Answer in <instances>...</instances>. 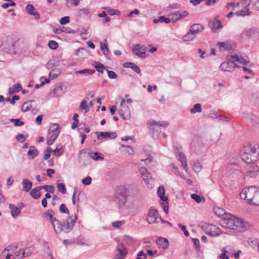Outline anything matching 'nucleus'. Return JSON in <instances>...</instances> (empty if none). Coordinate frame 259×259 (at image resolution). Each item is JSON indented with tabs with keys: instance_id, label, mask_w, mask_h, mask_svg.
Wrapping results in <instances>:
<instances>
[{
	"instance_id": "obj_54",
	"label": "nucleus",
	"mask_w": 259,
	"mask_h": 259,
	"mask_svg": "<svg viewBox=\"0 0 259 259\" xmlns=\"http://www.w3.org/2000/svg\"><path fill=\"white\" fill-rule=\"evenodd\" d=\"M188 12L186 11H177L175 12V15H176L178 16V15H180V17L181 18V19H183L186 16L188 15Z\"/></svg>"
},
{
	"instance_id": "obj_39",
	"label": "nucleus",
	"mask_w": 259,
	"mask_h": 259,
	"mask_svg": "<svg viewBox=\"0 0 259 259\" xmlns=\"http://www.w3.org/2000/svg\"><path fill=\"white\" fill-rule=\"evenodd\" d=\"M60 72V70L59 69H52L49 73L50 77L54 79L58 76Z\"/></svg>"
},
{
	"instance_id": "obj_56",
	"label": "nucleus",
	"mask_w": 259,
	"mask_h": 259,
	"mask_svg": "<svg viewBox=\"0 0 259 259\" xmlns=\"http://www.w3.org/2000/svg\"><path fill=\"white\" fill-rule=\"evenodd\" d=\"M52 152L51 148L48 147L44 152V159L45 160H48L51 156L50 153Z\"/></svg>"
},
{
	"instance_id": "obj_30",
	"label": "nucleus",
	"mask_w": 259,
	"mask_h": 259,
	"mask_svg": "<svg viewBox=\"0 0 259 259\" xmlns=\"http://www.w3.org/2000/svg\"><path fill=\"white\" fill-rule=\"evenodd\" d=\"M95 70L91 69H85L81 70L76 71L75 72V74H83L85 75H92L95 72Z\"/></svg>"
},
{
	"instance_id": "obj_1",
	"label": "nucleus",
	"mask_w": 259,
	"mask_h": 259,
	"mask_svg": "<svg viewBox=\"0 0 259 259\" xmlns=\"http://www.w3.org/2000/svg\"><path fill=\"white\" fill-rule=\"evenodd\" d=\"M54 215L55 212L51 209H48L44 213L46 218L51 222L56 233H69L73 230L77 220L76 214L68 217L67 220L62 222L54 217Z\"/></svg>"
},
{
	"instance_id": "obj_63",
	"label": "nucleus",
	"mask_w": 259,
	"mask_h": 259,
	"mask_svg": "<svg viewBox=\"0 0 259 259\" xmlns=\"http://www.w3.org/2000/svg\"><path fill=\"white\" fill-rule=\"evenodd\" d=\"M70 21V17L69 16H64L60 20V23L61 25H65Z\"/></svg>"
},
{
	"instance_id": "obj_64",
	"label": "nucleus",
	"mask_w": 259,
	"mask_h": 259,
	"mask_svg": "<svg viewBox=\"0 0 259 259\" xmlns=\"http://www.w3.org/2000/svg\"><path fill=\"white\" fill-rule=\"evenodd\" d=\"M27 136L25 137L23 134H19L16 137V140L20 143H23Z\"/></svg>"
},
{
	"instance_id": "obj_12",
	"label": "nucleus",
	"mask_w": 259,
	"mask_h": 259,
	"mask_svg": "<svg viewBox=\"0 0 259 259\" xmlns=\"http://www.w3.org/2000/svg\"><path fill=\"white\" fill-rule=\"evenodd\" d=\"M159 214L156 209L151 207L149 209L147 214V221L149 224H153L156 223V219L159 218Z\"/></svg>"
},
{
	"instance_id": "obj_22",
	"label": "nucleus",
	"mask_w": 259,
	"mask_h": 259,
	"mask_svg": "<svg viewBox=\"0 0 259 259\" xmlns=\"http://www.w3.org/2000/svg\"><path fill=\"white\" fill-rule=\"evenodd\" d=\"M156 243L159 247L166 249L168 246V241L166 238L161 237H158L156 240Z\"/></svg>"
},
{
	"instance_id": "obj_8",
	"label": "nucleus",
	"mask_w": 259,
	"mask_h": 259,
	"mask_svg": "<svg viewBox=\"0 0 259 259\" xmlns=\"http://www.w3.org/2000/svg\"><path fill=\"white\" fill-rule=\"evenodd\" d=\"M71 85L68 83H58L55 85L53 94L57 97H61L65 93L68 92L71 89Z\"/></svg>"
},
{
	"instance_id": "obj_6",
	"label": "nucleus",
	"mask_w": 259,
	"mask_h": 259,
	"mask_svg": "<svg viewBox=\"0 0 259 259\" xmlns=\"http://www.w3.org/2000/svg\"><path fill=\"white\" fill-rule=\"evenodd\" d=\"M241 253L240 250L235 251L234 249L231 246H227L222 249V253L219 255L220 259H230V257L234 256L236 259L239 257Z\"/></svg>"
},
{
	"instance_id": "obj_57",
	"label": "nucleus",
	"mask_w": 259,
	"mask_h": 259,
	"mask_svg": "<svg viewBox=\"0 0 259 259\" xmlns=\"http://www.w3.org/2000/svg\"><path fill=\"white\" fill-rule=\"evenodd\" d=\"M95 67L98 72L101 73H103L104 69H105V67L104 65L101 63H99L98 64L95 65Z\"/></svg>"
},
{
	"instance_id": "obj_26",
	"label": "nucleus",
	"mask_w": 259,
	"mask_h": 259,
	"mask_svg": "<svg viewBox=\"0 0 259 259\" xmlns=\"http://www.w3.org/2000/svg\"><path fill=\"white\" fill-rule=\"evenodd\" d=\"M211 30L213 32H215L218 29H219L222 27L221 21L217 20V19L213 20L210 23Z\"/></svg>"
},
{
	"instance_id": "obj_34",
	"label": "nucleus",
	"mask_w": 259,
	"mask_h": 259,
	"mask_svg": "<svg viewBox=\"0 0 259 259\" xmlns=\"http://www.w3.org/2000/svg\"><path fill=\"white\" fill-rule=\"evenodd\" d=\"M33 251V248L32 247H29L26 248L23 251L21 250V254L22 257H26L29 256Z\"/></svg>"
},
{
	"instance_id": "obj_47",
	"label": "nucleus",
	"mask_w": 259,
	"mask_h": 259,
	"mask_svg": "<svg viewBox=\"0 0 259 259\" xmlns=\"http://www.w3.org/2000/svg\"><path fill=\"white\" fill-rule=\"evenodd\" d=\"M57 187L58 189V191L62 193V194H65L66 193V189L65 185L64 183H57Z\"/></svg>"
},
{
	"instance_id": "obj_29",
	"label": "nucleus",
	"mask_w": 259,
	"mask_h": 259,
	"mask_svg": "<svg viewBox=\"0 0 259 259\" xmlns=\"http://www.w3.org/2000/svg\"><path fill=\"white\" fill-rule=\"evenodd\" d=\"M221 234V230L219 228L217 227L215 225H211V229L209 231V235L211 236H217Z\"/></svg>"
},
{
	"instance_id": "obj_46",
	"label": "nucleus",
	"mask_w": 259,
	"mask_h": 259,
	"mask_svg": "<svg viewBox=\"0 0 259 259\" xmlns=\"http://www.w3.org/2000/svg\"><path fill=\"white\" fill-rule=\"evenodd\" d=\"M10 120L11 122L14 123L15 126H21L24 124V122L18 118H12Z\"/></svg>"
},
{
	"instance_id": "obj_4",
	"label": "nucleus",
	"mask_w": 259,
	"mask_h": 259,
	"mask_svg": "<svg viewBox=\"0 0 259 259\" xmlns=\"http://www.w3.org/2000/svg\"><path fill=\"white\" fill-rule=\"evenodd\" d=\"M128 189L123 186L119 187L115 190L114 198L119 208L125 206L128 196Z\"/></svg>"
},
{
	"instance_id": "obj_49",
	"label": "nucleus",
	"mask_w": 259,
	"mask_h": 259,
	"mask_svg": "<svg viewBox=\"0 0 259 259\" xmlns=\"http://www.w3.org/2000/svg\"><path fill=\"white\" fill-rule=\"evenodd\" d=\"M31 107V105L29 101H27L23 104L22 105L21 110L23 112H26L30 110Z\"/></svg>"
},
{
	"instance_id": "obj_59",
	"label": "nucleus",
	"mask_w": 259,
	"mask_h": 259,
	"mask_svg": "<svg viewBox=\"0 0 259 259\" xmlns=\"http://www.w3.org/2000/svg\"><path fill=\"white\" fill-rule=\"evenodd\" d=\"M90 13V10L88 9H81L79 10V15L84 17L87 16Z\"/></svg>"
},
{
	"instance_id": "obj_38",
	"label": "nucleus",
	"mask_w": 259,
	"mask_h": 259,
	"mask_svg": "<svg viewBox=\"0 0 259 259\" xmlns=\"http://www.w3.org/2000/svg\"><path fill=\"white\" fill-rule=\"evenodd\" d=\"M201 105L199 103H196L194 105L193 108L190 109V112L192 114H195L197 112H201Z\"/></svg>"
},
{
	"instance_id": "obj_18",
	"label": "nucleus",
	"mask_w": 259,
	"mask_h": 259,
	"mask_svg": "<svg viewBox=\"0 0 259 259\" xmlns=\"http://www.w3.org/2000/svg\"><path fill=\"white\" fill-rule=\"evenodd\" d=\"M60 133L59 125L58 123H51L48 130V136L53 137L57 135L58 137Z\"/></svg>"
},
{
	"instance_id": "obj_10",
	"label": "nucleus",
	"mask_w": 259,
	"mask_h": 259,
	"mask_svg": "<svg viewBox=\"0 0 259 259\" xmlns=\"http://www.w3.org/2000/svg\"><path fill=\"white\" fill-rule=\"evenodd\" d=\"M257 157L254 154H250L248 151L244 150L241 154V159L246 164L255 163L254 162L257 160Z\"/></svg>"
},
{
	"instance_id": "obj_36",
	"label": "nucleus",
	"mask_w": 259,
	"mask_h": 259,
	"mask_svg": "<svg viewBox=\"0 0 259 259\" xmlns=\"http://www.w3.org/2000/svg\"><path fill=\"white\" fill-rule=\"evenodd\" d=\"M101 50L104 55L107 56L109 54V50L107 47V40H105V42H101Z\"/></svg>"
},
{
	"instance_id": "obj_24",
	"label": "nucleus",
	"mask_w": 259,
	"mask_h": 259,
	"mask_svg": "<svg viewBox=\"0 0 259 259\" xmlns=\"http://www.w3.org/2000/svg\"><path fill=\"white\" fill-rule=\"evenodd\" d=\"M123 66L125 68H131L133 71H134L138 74H140L141 72V70L140 68L134 63L126 62L123 64Z\"/></svg>"
},
{
	"instance_id": "obj_33",
	"label": "nucleus",
	"mask_w": 259,
	"mask_h": 259,
	"mask_svg": "<svg viewBox=\"0 0 259 259\" xmlns=\"http://www.w3.org/2000/svg\"><path fill=\"white\" fill-rule=\"evenodd\" d=\"M245 114L246 116H244V117L246 118L247 120L250 122H255L256 123H258V119L256 116L252 114L251 113H246Z\"/></svg>"
},
{
	"instance_id": "obj_13",
	"label": "nucleus",
	"mask_w": 259,
	"mask_h": 259,
	"mask_svg": "<svg viewBox=\"0 0 259 259\" xmlns=\"http://www.w3.org/2000/svg\"><path fill=\"white\" fill-rule=\"evenodd\" d=\"M95 134L97 135V138L99 140L108 138L114 139L117 136L116 132H96Z\"/></svg>"
},
{
	"instance_id": "obj_23",
	"label": "nucleus",
	"mask_w": 259,
	"mask_h": 259,
	"mask_svg": "<svg viewBox=\"0 0 259 259\" xmlns=\"http://www.w3.org/2000/svg\"><path fill=\"white\" fill-rule=\"evenodd\" d=\"M22 184L23 185V191L26 192H29L32 187V183L27 179H23Z\"/></svg>"
},
{
	"instance_id": "obj_28",
	"label": "nucleus",
	"mask_w": 259,
	"mask_h": 259,
	"mask_svg": "<svg viewBox=\"0 0 259 259\" xmlns=\"http://www.w3.org/2000/svg\"><path fill=\"white\" fill-rule=\"evenodd\" d=\"M22 86L19 83H17L14 84L13 86L10 87L9 89V94L12 95L15 93H17L19 92L20 91L22 90Z\"/></svg>"
},
{
	"instance_id": "obj_17",
	"label": "nucleus",
	"mask_w": 259,
	"mask_h": 259,
	"mask_svg": "<svg viewBox=\"0 0 259 259\" xmlns=\"http://www.w3.org/2000/svg\"><path fill=\"white\" fill-rule=\"evenodd\" d=\"M236 67H239V66L236 64L232 63L229 61L222 63L220 66V69L222 71L229 72L233 71Z\"/></svg>"
},
{
	"instance_id": "obj_7",
	"label": "nucleus",
	"mask_w": 259,
	"mask_h": 259,
	"mask_svg": "<svg viewBox=\"0 0 259 259\" xmlns=\"http://www.w3.org/2000/svg\"><path fill=\"white\" fill-rule=\"evenodd\" d=\"M41 189H44L46 192H49L53 194L55 192V188L52 185H45L41 186H38L32 189L30 192L31 196L35 199H38L41 196V193L40 191Z\"/></svg>"
},
{
	"instance_id": "obj_53",
	"label": "nucleus",
	"mask_w": 259,
	"mask_h": 259,
	"mask_svg": "<svg viewBox=\"0 0 259 259\" xmlns=\"http://www.w3.org/2000/svg\"><path fill=\"white\" fill-rule=\"evenodd\" d=\"M47 145L48 146H51L54 144L55 141L57 139V135H55V136L52 137H49L47 136Z\"/></svg>"
},
{
	"instance_id": "obj_61",
	"label": "nucleus",
	"mask_w": 259,
	"mask_h": 259,
	"mask_svg": "<svg viewBox=\"0 0 259 259\" xmlns=\"http://www.w3.org/2000/svg\"><path fill=\"white\" fill-rule=\"evenodd\" d=\"M55 62L56 61L54 59L50 60L46 65L47 68L50 69L53 68L54 67L56 66Z\"/></svg>"
},
{
	"instance_id": "obj_21",
	"label": "nucleus",
	"mask_w": 259,
	"mask_h": 259,
	"mask_svg": "<svg viewBox=\"0 0 259 259\" xmlns=\"http://www.w3.org/2000/svg\"><path fill=\"white\" fill-rule=\"evenodd\" d=\"M178 160L181 162L182 166L186 171L188 170L187 160L186 156L183 152H180L178 154Z\"/></svg>"
},
{
	"instance_id": "obj_44",
	"label": "nucleus",
	"mask_w": 259,
	"mask_h": 259,
	"mask_svg": "<svg viewBox=\"0 0 259 259\" xmlns=\"http://www.w3.org/2000/svg\"><path fill=\"white\" fill-rule=\"evenodd\" d=\"M107 10L108 13L111 15H120V12L117 9H112L111 8H104Z\"/></svg>"
},
{
	"instance_id": "obj_55",
	"label": "nucleus",
	"mask_w": 259,
	"mask_h": 259,
	"mask_svg": "<svg viewBox=\"0 0 259 259\" xmlns=\"http://www.w3.org/2000/svg\"><path fill=\"white\" fill-rule=\"evenodd\" d=\"M117 250L120 254V257H121L122 259H123L125 257L127 251L123 246H121V248H118Z\"/></svg>"
},
{
	"instance_id": "obj_45",
	"label": "nucleus",
	"mask_w": 259,
	"mask_h": 259,
	"mask_svg": "<svg viewBox=\"0 0 259 259\" xmlns=\"http://www.w3.org/2000/svg\"><path fill=\"white\" fill-rule=\"evenodd\" d=\"M227 60L232 63H235V62L239 61V56L237 55H230L227 57Z\"/></svg>"
},
{
	"instance_id": "obj_51",
	"label": "nucleus",
	"mask_w": 259,
	"mask_h": 259,
	"mask_svg": "<svg viewBox=\"0 0 259 259\" xmlns=\"http://www.w3.org/2000/svg\"><path fill=\"white\" fill-rule=\"evenodd\" d=\"M48 46L52 50H56L58 48V44L56 41L51 40L49 41Z\"/></svg>"
},
{
	"instance_id": "obj_43",
	"label": "nucleus",
	"mask_w": 259,
	"mask_h": 259,
	"mask_svg": "<svg viewBox=\"0 0 259 259\" xmlns=\"http://www.w3.org/2000/svg\"><path fill=\"white\" fill-rule=\"evenodd\" d=\"M211 225L212 224L209 223H204L201 225V228L207 234L209 235Z\"/></svg>"
},
{
	"instance_id": "obj_37",
	"label": "nucleus",
	"mask_w": 259,
	"mask_h": 259,
	"mask_svg": "<svg viewBox=\"0 0 259 259\" xmlns=\"http://www.w3.org/2000/svg\"><path fill=\"white\" fill-rule=\"evenodd\" d=\"M150 126L152 125H158L162 127H166L169 125V123L165 121H156L153 120L149 123Z\"/></svg>"
},
{
	"instance_id": "obj_48",
	"label": "nucleus",
	"mask_w": 259,
	"mask_h": 259,
	"mask_svg": "<svg viewBox=\"0 0 259 259\" xmlns=\"http://www.w3.org/2000/svg\"><path fill=\"white\" fill-rule=\"evenodd\" d=\"M59 211L62 213L69 215L70 212L65 204H61L59 207Z\"/></svg>"
},
{
	"instance_id": "obj_3",
	"label": "nucleus",
	"mask_w": 259,
	"mask_h": 259,
	"mask_svg": "<svg viewBox=\"0 0 259 259\" xmlns=\"http://www.w3.org/2000/svg\"><path fill=\"white\" fill-rule=\"evenodd\" d=\"M240 197L250 205L259 206V187L251 186L245 188L240 193Z\"/></svg>"
},
{
	"instance_id": "obj_35",
	"label": "nucleus",
	"mask_w": 259,
	"mask_h": 259,
	"mask_svg": "<svg viewBox=\"0 0 259 259\" xmlns=\"http://www.w3.org/2000/svg\"><path fill=\"white\" fill-rule=\"evenodd\" d=\"M217 45L220 49L223 48L225 50L229 51L232 49L231 45L228 42H218Z\"/></svg>"
},
{
	"instance_id": "obj_15",
	"label": "nucleus",
	"mask_w": 259,
	"mask_h": 259,
	"mask_svg": "<svg viewBox=\"0 0 259 259\" xmlns=\"http://www.w3.org/2000/svg\"><path fill=\"white\" fill-rule=\"evenodd\" d=\"M132 51L135 54L141 58L146 57V48L144 46H141L140 44L135 45Z\"/></svg>"
},
{
	"instance_id": "obj_31",
	"label": "nucleus",
	"mask_w": 259,
	"mask_h": 259,
	"mask_svg": "<svg viewBox=\"0 0 259 259\" xmlns=\"http://www.w3.org/2000/svg\"><path fill=\"white\" fill-rule=\"evenodd\" d=\"M89 156L95 160H103V157L101 156V153L99 152H90L88 153Z\"/></svg>"
},
{
	"instance_id": "obj_41",
	"label": "nucleus",
	"mask_w": 259,
	"mask_h": 259,
	"mask_svg": "<svg viewBox=\"0 0 259 259\" xmlns=\"http://www.w3.org/2000/svg\"><path fill=\"white\" fill-rule=\"evenodd\" d=\"M191 197L198 203H200L202 201L204 202L205 201L204 197H201L200 195L197 194H192Z\"/></svg>"
},
{
	"instance_id": "obj_50",
	"label": "nucleus",
	"mask_w": 259,
	"mask_h": 259,
	"mask_svg": "<svg viewBox=\"0 0 259 259\" xmlns=\"http://www.w3.org/2000/svg\"><path fill=\"white\" fill-rule=\"evenodd\" d=\"M214 212L218 217H222L225 214L224 210L220 207H214L213 209Z\"/></svg>"
},
{
	"instance_id": "obj_9",
	"label": "nucleus",
	"mask_w": 259,
	"mask_h": 259,
	"mask_svg": "<svg viewBox=\"0 0 259 259\" xmlns=\"http://www.w3.org/2000/svg\"><path fill=\"white\" fill-rule=\"evenodd\" d=\"M244 169L247 177L255 178L259 174V167L255 163L246 164Z\"/></svg>"
},
{
	"instance_id": "obj_5",
	"label": "nucleus",
	"mask_w": 259,
	"mask_h": 259,
	"mask_svg": "<svg viewBox=\"0 0 259 259\" xmlns=\"http://www.w3.org/2000/svg\"><path fill=\"white\" fill-rule=\"evenodd\" d=\"M18 243H15L9 245L4 249L0 251V257H5V259H10V258L13 255L15 257H19L21 255V250L18 249Z\"/></svg>"
},
{
	"instance_id": "obj_58",
	"label": "nucleus",
	"mask_w": 259,
	"mask_h": 259,
	"mask_svg": "<svg viewBox=\"0 0 259 259\" xmlns=\"http://www.w3.org/2000/svg\"><path fill=\"white\" fill-rule=\"evenodd\" d=\"M52 152H53L54 154L58 157L61 156L64 153V151L62 148H59L58 147L54 150H52Z\"/></svg>"
},
{
	"instance_id": "obj_25",
	"label": "nucleus",
	"mask_w": 259,
	"mask_h": 259,
	"mask_svg": "<svg viewBox=\"0 0 259 259\" xmlns=\"http://www.w3.org/2000/svg\"><path fill=\"white\" fill-rule=\"evenodd\" d=\"M258 146L257 145H254L252 147L250 146H247L245 147L244 150L246 151H248L250 153V154H254L255 155L257 156L259 155V150L258 149Z\"/></svg>"
},
{
	"instance_id": "obj_42",
	"label": "nucleus",
	"mask_w": 259,
	"mask_h": 259,
	"mask_svg": "<svg viewBox=\"0 0 259 259\" xmlns=\"http://www.w3.org/2000/svg\"><path fill=\"white\" fill-rule=\"evenodd\" d=\"M202 166L201 163L196 161L193 164V169L195 172H199L202 169Z\"/></svg>"
},
{
	"instance_id": "obj_16",
	"label": "nucleus",
	"mask_w": 259,
	"mask_h": 259,
	"mask_svg": "<svg viewBox=\"0 0 259 259\" xmlns=\"http://www.w3.org/2000/svg\"><path fill=\"white\" fill-rule=\"evenodd\" d=\"M139 171L143 181L146 184H148L149 183V180L152 178L151 173L147 168L143 166L140 167L139 168Z\"/></svg>"
},
{
	"instance_id": "obj_14",
	"label": "nucleus",
	"mask_w": 259,
	"mask_h": 259,
	"mask_svg": "<svg viewBox=\"0 0 259 259\" xmlns=\"http://www.w3.org/2000/svg\"><path fill=\"white\" fill-rule=\"evenodd\" d=\"M243 33L249 38L257 39L259 38V29L251 27L244 30Z\"/></svg>"
},
{
	"instance_id": "obj_19",
	"label": "nucleus",
	"mask_w": 259,
	"mask_h": 259,
	"mask_svg": "<svg viewBox=\"0 0 259 259\" xmlns=\"http://www.w3.org/2000/svg\"><path fill=\"white\" fill-rule=\"evenodd\" d=\"M25 11L28 14L34 16L36 19H40L39 14L32 5L28 4L25 8Z\"/></svg>"
},
{
	"instance_id": "obj_60",
	"label": "nucleus",
	"mask_w": 259,
	"mask_h": 259,
	"mask_svg": "<svg viewBox=\"0 0 259 259\" xmlns=\"http://www.w3.org/2000/svg\"><path fill=\"white\" fill-rule=\"evenodd\" d=\"M124 221H115L112 223V226L114 228H119L122 225L124 224Z\"/></svg>"
},
{
	"instance_id": "obj_40",
	"label": "nucleus",
	"mask_w": 259,
	"mask_h": 259,
	"mask_svg": "<svg viewBox=\"0 0 259 259\" xmlns=\"http://www.w3.org/2000/svg\"><path fill=\"white\" fill-rule=\"evenodd\" d=\"M79 109L81 110H84L85 113L89 111L90 109L89 105H87V101L85 100H83L79 105Z\"/></svg>"
},
{
	"instance_id": "obj_27",
	"label": "nucleus",
	"mask_w": 259,
	"mask_h": 259,
	"mask_svg": "<svg viewBox=\"0 0 259 259\" xmlns=\"http://www.w3.org/2000/svg\"><path fill=\"white\" fill-rule=\"evenodd\" d=\"M27 154L32 159H34L35 157L38 156V151L37 149L34 146H31L29 147V150L27 152Z\"/></svg>"
},
{
	"instance_id": "obj_11",
	"label": "nucleus",
	"mask_w": 259,
	"mask_h": 259,
	"mask_svg": "<svg viewBox=\"0 0 259 259\" xmlns=\"http://www.w3.org/2000/svg\"><path fill=\"white\" fill-rule=\"evenodd\" d=\"M24 207V204L23 202L19 203L17 206L13 204H9V208L11 210L12 217L14 218L18 217Z\"/></svg>"
},
{
	"instance_id": "obj_52",
	"label": "nucleus",
	"mask_w": 259,
	"mask_h": 259,
	"mask_svg": "<svg viewBox=\"0 0 259 259\" xmlns=\"http://www.w3.org/2000/svg\"><path fill=\"white\" fill-rule=\"evenodd\" d=\"M195 37V36L191 33L190 31L183 36V39L184 41H190L193 40Z\"/></svg>"
},
{
	"instance_id": "obj_32",
	"label": "nucleus",
	"mask_w": 259,
	"mask_h": 259,
	"mask_svg": "<svg viewBox=\"0 0 259 259\" xmlns=\"http://www.w3.org/2000/svg\"><path fill=\"white\" fill-rule=\"evenodd\" d=\"M171 20L169 18L166 17L164 16H161L157 19H154L153 22L155 24H157L158 22H164L166 24H168L170 22Z\"/></svg>"
},
{
	"instance_id": "obj_2",
	"label": "nucleus",
	"mask_w": 259,
	"mask_h": 259,
	"mask_svg": "<svg viewBox=\"0 0 259 259\" xmlns=\"http://www.w3.org/2000/svg\"><path fill=\"white\" fill-rule=\"evenodd\" d=\"M220 225L223 228L243 232L246 230V226L242 220L230 214L220 221Z\"/></svg>"
},
{
	"instance_id": "obj_20",
	"label": "nucleus",
	"mask_w": 259,
	"mask_h": 259,
	"mask_svg": "<svg viewBox=\"0 0 259 259\" xmlns=\"http://www.w3.org/2000/svg\"><path fill=\"white\" fill-rule=\"evenodd\" d=\"M204 29L203 26L200 24H193L190 28L189 31L196 35Z\"/></svg>"
},
{
	"instance_id": "obj_62",
	"label": "nucleus",
	"mask_w": 259,
	"mask_h": 259,
	"mask_svg": "<svg viewBox=\"0 0 259 259\" xmlns=\"http://www.w3.org/2000/svg\"><path fill=\"white\" fill-rule=\"evenodd\" d=\"M91 183L92 178L90 176H87L82 180V183L85 186L90 185Z\"/></svg>"
}]
</instances>
